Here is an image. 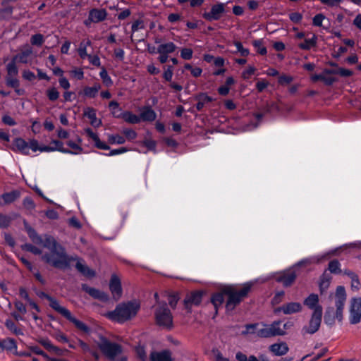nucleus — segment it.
<instances>
[{
    "label": "nucleus",
    "instance_id": "1",
    "mask_svg": "<svg viewBox=\"0 0 361 361\" xmlns=\"http://www.w3.org/2000/svg\"><path fill=\"white\" fill-rule=\"evenodd\" d=\"M140 308V302L136 300L121 302L113 311L109 312L106 317L111 321L123 324L135 317Z\"/></svg>",
    "mask_w": 361,
    "mask_h": 361
},
{
    "label": "nucleus",
    "instance_id": "2",
    "mask_svg": "<svg viewBox=\"0 0 361 361\" xmlns=\"http://www.w3.org/2000/svg\"><path fill=\"white\" fill-rule=\"evenodd\" d=\"M281 321H275L271 324L264 323L249 324L245 325V330L242 332L243 335L255 334L260 338H270L276 336H283L285 331L280 327Z\"/></svg>",
    "mask_w": 361,
    "mask_h": 361
},
{
    "label": "nucleus",
    "instance_id": "3",
    "mask_svg": "<svg viewBox=\"0 0 361 361\" xmlns=\"http://www.w3.org/2000/svg\"><path fill=\"white\" fill-rule=\"evenodd\" d=\"M252 283H247L243 287L236 290L232 287L224 288V293L228 297L226 302V309L227 311H232L245 298L251 290Z\"/></svg>",
    "mask_w": 361,
    "mask_h": 361
},
{
    "label": "nucleus",
    "instance_id": "4",
    "mask_svg": "<svg viewBox=\"0 0 361 361\" xmlns=\"http://www.w3.org/2000/svg\"><path fill=\"white\" fill-rule=\"evenodd\" d=\"M42 259L46 263L55 268L65 269L70 265L71 259L68 257L63 247H59L56 251L44 254Z\"/></svg>",
    "mask_w": 361,
    "mask_h": 361
},
{
    "label": "nucleus",
    "instance_id": "5",
    "mask_svg": "<svg viewBox=\"0 0 361 361\" xmlns=\"http://www.w3.org/2000/svg\"><path fill=\"white\" fill-rule=\"evenodd\" d=\"M99 348L102 353L111 361H127L126 356L116 358L123 352L122 346L116 343L111 342L106 338L102 337Z\"/></svg>",
    "mask_w": 361,
    "mask_h": 361
},
{
    "label": "nucleus",
    "instance_id": "6",
    "mask_svg": "<svg viewBox=\"0 0 361 361\" xmlns=\"http://www.w3.org/2000/svg\"><path fill=\"white\" fill-rule=\"evenodd\" d=\"M155 319L157 324L166 329H171L173 326V317L166 302L160 303L155 310Z\"/></svg>",
    "mask_w": 361,
    "mask_h": 361
},
{
    "label": "nucleus",
    "instance_id": "7",
    "mask_svg": "<svg viewBox=\"0 0 361 361\" xmlns=\"http://www.w3.org/2000/svg\"><path fill=\"white\" fill-rule=\"evenodd\" d=\"M322 307H319L313 311L308 324L304 326L301 330V334L303 336L314 334L319 330L322 319Z\"/></svg>",
    "mask_w": 361,
    "mask_h": 361
},
{
    "label": "nucleus",
    "instance_id": "8",
    "mask_svg": "<svg viewBox=\"0 0 361 361\" xmlns=\"http://www.w3.org/2000/svg\"><path fill=\"white\" fill-rule=\"evenodd\" d=\"M18 68L13 63H8L6 65V75L5 77L6 84L9 87H17L20 82L18 78Z\"/></svg>",
    "mask_w": 361,
    "mask_h": 361
},
{
    "label": "nucleus",
    "instance_id": "9",
    "mask_svg": "<svg viewBox=\"0 0 361 361\" xmlns=\"http://www.w3.org/2000/svg\"><path fill=\"white\" fill-rule=\"evenodd\" d=\"M225 4H214L209 12H204L202 17L207 21L219 20L225 13Z\"/></svg>",
    "mask_w": 361,
    "mask_h": 361
},
{
    "label": "nucleus",
    "instance_id": "10",
    "mask_svg": "<svg viewBox=\"0 0 361 361\" xmlns=\"http://www.w3.org/2000/svg\"><path fill=\"white\" fill-rule=\"evenodd\" d=\"M361 319V298H353L350 300V322L356 324Z\"/></svg>",
    "mask_w": 361,
    "mask_h": 361
},
{
    "label": "nucleus",
    "instance_id": "11",
    "mask_svg": "<svg viewBox=\"0 0 361 361\" xmlns=\"http://www.w3.org/2000/svg\"><path fill=\"white\" fill-rule=\"evenodd\" d=\"M305 263V261L302 260L295 267L287 270L286 272H284L281 276H280L277 281L279 282H281L283 283V285L286 287L290 286L295 280L297 274L295 271V269L299 267L300 265Z\"/></svg>",
    "mask_w": 361,
    "mask_h": 361
},
{
    "label": "nucleus",
    "instance_id": "12",
    "mask_svg": "<svg viewBox=\"0 0 361 361\" xmlns=\"http://www.w3.org/2000/svg\"><path fill=\"white\" fill-rule=\"evenodd\" d=\"M202 291H193L190 294L187 295L184 299V305L185 309L188 312H191V307L192 305H199L202 300Z\"/></svg>",
    "mask_w": 361,
    "mask_h": 361
},
{
    "label": "nucleus",
    "instance_id": "13",
    "mask_svg": "<svg viewBox=\"0 0 361 361\" xmlns=\"http://www.w3.org/2000/svg\"><path fill=\"white\" fill-rule=\"evenodd\" d=\"M82 289L91 297L102 302H107L109 299V295L95 288L90 287L87 284H82Z\"/></svg>",
    "mask_w": 361,
    "mask_h": 361
},
{
    "label": "nucleus",
    "instance_id": "14",
    "mask_svg": "<svg viewBox=\"0 0 361 361\" xmlns=\"http://www.w3.org/2000/svg\"><path fill=\"white\" fill-rule=\"evenodd\" d=\"M109 289L111 292L113 298L115 300H118L122 295V288L121 281L118 277L113 274L111 276L110 282H109Z\"/></svg>",
    "mask_w": 361,
    "mask_h": 361
},
{
    "label": "nucleus",
    "instance_id": "15",
    "mask_svg": "<svg viewBox=\"0 0 361 361\" xmlns=\"http://www.w3.org/2000/svg\"><path fill=\"white\" fill-rule=\"evenodd\" d=\"M107 11L104 8H92L89 11V20L94 23L104 21L107 17Z\"/></svg>",
    "mask_w": 361,
    "mask_h": 361
},
{
    "label": "nucleus",
    "instance_id": "16",
    "mask_svg": "<svg viewBox=\"0 0 361 361\" xmlns=\"http://www.w3.org/2000/svg\"><path fill=\"white\" fill-rule=\"evenodd\" d=\"M302 310V306L300 303L293 302L285 304L281 307H278L276 310V312L282 311L285 314H290L296 312H300Z\"/></svg>",
    "mask_w": 361,
    "mask_h": 361
},
{
    "label": "nucleus",
    "instance_id": "17",
    "mask_svg": "<svg viewBox=\"0 0 361 361\" xmlns=\"http://www.w3.org/2000/svg\"><path fill=\"white\" fill-rule=\"evenodd\" d=\"M150 361H172L171 353L169 350L160 352L152 351L149 355Z\"/></svg>",
    "mask_w": 361,
    "mask_h": 361
},
{
    "label": "nucleus",
    "instance_id": "18",
    "mask_svg": "<svg viewBox=\"0 0 361 361\" xmlns=\"http://www.w3.org/2000/svg\"><path fill=\"white\" fill-rule=\"evenodd\" d=\"M157 118L156 112L149 106H145L140 114V121L152 122Z\"/></svg>",
    "mask_w": 361,
    "mask_h": 361
},
{
    "label": "nucleus",
    "instance_id": "19",
    "mask_svg": "<svg viewBox=\"0 0 361 361\" xmlns=\"http://www.w3.org/2000/svg\"><path fill=\"white\" fill-rule=\"evenodd\" d=\"M269 349L276 356L284 355L288 352V345L285 342L274 343L269 347Z\"/></svg>",
    "mask_w": 361,
    "mask_h": 361
},
{
    "label": "nucleus",
    "instance_id": "20",
    "mask_svg": "<svg viewBox=\"0 0 361 361\" xmlns=\"http://www.w3.org/2000/svg\"><path fill=\"white\" fill-rule=\"evenodd\" d=\"M323 73L326 75H339L342 77H350L353 75V72L350 70L343 68H325Z\"/></svg>",
    "mask_w": 361,
    "mask_h": 361
},
{
    "label": "nucleus",
    "instance_id": "21",
    "mask_svg": "<svg viewBox=\"0 0 361 361\" xmlns=\"http://www.w3.org/2000/svg\"><path fill=\"white\" fill-rule=\"evenodd\" d=\"M49 302V306L54 310L58 313L61 314L65 318L69 316L71 312L59 305V301L53 297H51V299L48 300Z\"/></svg>",
    "mask_w": 361,
    "mask_h": 361
},
{
    "label": "nucleus",
    "instance_id": "22",
    "mask_svg": "<svg viewBox=\"0 0 361 361\" xmlns=\"http://www.w3.org/2000/svg\"><path fill=\"white\" fill-rule=\"evenodd\" d=\"M70 322L73 323L74 326L80 331L89 334L91 332L90 328L86 325L84 322L80 321L79 319L74 317L71 313L69 314V316L66 318Z\"/></svg>",
    "mask_w": 361,
    "mask_h": 361
},
{
    "label": "nucleus",
    "instance_id": "23",
    "mask_svg": "<svg viewBox=\"0 0 361 361\" xmlns=\"http://www.w3.org/2000/svg\"><path fill=\"white\" fill-rule=\"evenodd\" d=\"M195 99L197 101L195 107L198 111H201L206 104L214 101V99L208 96L206 93H200L197 95Z\"/></svg>",
    "mask_w": 361,
    "mask_h": 361
},
{
    "label": "nucleus",
    "instance_id": "24",
    "mask_svg": "<svg viewBox=\"0 0 361 361\" xmlns=\"http://www.w3.org/2000/svg\"><path fill=\"white\" fill-rule=\"evenodd\" d=\"M116 118H123L126 122L131 124H136L140 122L139 116L128 111L119 113V115L116 116Z\"/></svg>",
    "mask_w": 361,
    "mask_h": 361
},
{
    "label": "nucleus",
    "instance_id": "25",
    "mask_svg": "<svg viewBox=\"0 0 361 361\" xmlns=\"http://www.w3.org/2000/svg\"><path fill=\"white\" fill-rule=\"evenodd\" d=\"M42 243L44 247L49 249L51 252L56 251L59 250V247H61L53 236L49 235H45L44 240H42Z\"/></svg>",
    "mask_w": 361,
    "mask_h": 361
},
{
    "label": "nucleus",
    "instance_id": "26",
    "mask_svg": "<svg viewBox=\"0 0 361 361\" xmlns=\"http://www.w3.org/2000/svg\"><path fill=\"white\" fill-rule=\"evenodd\" d=\"M84 116L90 120V123L94 127H99L102 124V121L97 119L96 110L92 107H87L84 110Z\"/></svg>",
    "mask_w": 361,
    "mask_h": 361
},
{
    "label": "nucleus",
    "instance_id": "27",
    "mask_svg": "<svg viewBox=\"0 0 361 361\" xmlns=\"http://www.w3.org/2000/svg\"><path fill=\"white\" fill-rule=\"evenodd\" d=\"M31 54H32V50L30 49L23 51L20 53L14 56L9 63H13L14 65H16L17 62L22 63H27V59Z\"/></svg>",
    "mask_w": 361,
    "mask_h": 361
},
{
    "label": "nucleus",
    "instance_id": "28",
    "mask_svg": "<svg viewBox=\"0 0 361 361\" xmlns=\"http://www.w3.org/2000/svg\"><path fill=\"white\" fill-rule=\"evenodd\" d=\"M177 49L176 45L171 42L161 44L157 49V52L159 54H165L169 55L176 51Z\"/></svg>",
    "mask_w": 361,
    "mask_h": 361
},
{
    "label": "nucleus",
    "instance_id": "29",
    "mask_svg": "<svg viewBox=\"0 0 361 361\" xmlns=\"http://www.w3.org/2000/svg\"><path fill=\"white\" fill-rule=\"evenodd\" d=\"M304 305L308 308L314 311L317 307H322L319 305V297L317 294H310L305 300Z\"/></svg>",
    "mask_w": 361,
    "mask_h": 361
},
{
    "label": "nucleus",
    "instance_id": "30",
    "mask_svg": "<svg viewBox=\"0 0 361 361\" xmlns=\"http://www.w3.org/2000/svg\"><path fill=\"white\" fill-rule=\"evenodd\" d=\"M76 269L81 273L83 276L92 278L95 276V271L89 268L86 264H82L81 262L78 261L75 264Z\"/></svg>",
    "mask_w": 361,
    "mask_h": 361
},
{
    "label": "nucleus",
    "instance_id": "31",
    "mask_svg": "<svg viewBox=\"0 0 361 361\" xmlns=\"http://www.w3.org/2000/svg\"><path fill=\"white\" fill-rule=\"evenodd\" d=\"M13 145L23 154H29L28 142L23 138H16L13 141Z\"/></svg>",
    "mask_w": 361,
    "mask_h": 361
},
{
    "label": "nucleus",
    "instance_id": "32",
    "mask_svg": "<svg viewBox=\"0 0 361 361\" xmlns=\"http://www.w3.org/2000/svg\"><path fill=\"white\" fill-rule=\"evenodd\" d=\"M317 42V36L313 34L311 38L305 39L303 42L298 44V47L302 50H310L316 47Z\"/></svg>",
    "mask_w": 361,
    "mask_h": 361
},
{
    "label": "nucleus",
    "instance_id": "33",
    "mask_svg": "<svg viewBox=\"0 0 361 361\" xmlns=\"http://www.w3.org/2000/svg\"><path fill=\"white\" fill-rule=\"evenodd\" d=\"M101 89L99 83H94L92 87H85L83 89V94L88 98H94L98 94L99 90Z\"/></svg>",
    "mask_w": 361,
    "mask_h": 361
},
{
    "label": "nucleus",
    "instance_id": "34",
    "mask_svg": "<svg viewBox=\"0 0 361 361\" xmlns=\"http://www.w3.org/2000/svg\"><path fill=\"white\" fill-rule=\"evenodd\" d=\"M20 192L18 190H13L9 192H5L1 195L5 204H11L16 201L20 197Z\"/></svg>",
    "mask_w": 361,
    "mask_h": 361
},
{
    "label": "nucleus",
    "instance_id": "35",
    "mask_svg": "<svg viewBox=\"0 0 361 361\" xmlns=\"http://www.w3.org/2000/svg\"><path fill=\"white\" fill-rule=\"evenodd\" d=\"M336 318L334 308L333 307H329L324 313V319L325 324L329 326L333 325Z\"/></svg>",
    "mask_w": 361,
    "mask_h": 361
},
{
    "label": "nucleus",
    "instance_id": "36",
    "mask_svg": "<svg viewBox=\"0 0 361 361\" xmlns=\"http://www.w3.org/2000/svg\"><path fill=\"white\" fill-rule=\"evenodd\" d=\"M224 295L225 294L224 293V290L221 293H216L212 295L211 298V302L216 310L223 305L224 302Z\"/></svg>",
    "mask_w": 361,
    "mask_h": 361
},
{
    "label": "nucleus",
    "instance_id": "37",
    "mask_svg": "<svg viewBox=\"0 0 361 361\" xmlns=\"http://www.w3.org/2000/svg\"><path fill=\"white\" fill-rule=\"evenodd\" d=\"M332 277L329 274H327L326 271L322 274L319 283V288L321 293L328 288L330 284V281Z\"/></svg>",
    "mask_w": 361,
    "mask_h": 361
},
{
    "label": "nucleus",
    "instance_id": "38",
    "mask_svg": "<svg viewBox=\"0 0 361 361\" xmlns=\"http://www.w3.org/2000/svg\"><path fill=\"white\" fill-rule=\"evenodd\" d=\"M91 45V41L87 40L86 42H82L80 44L79 48H78V54L80 57L82 59L85 58H88V56L90 54H87V47Z\"/></svg>",
    "mask_w": 361,
    "mask_h": 361
},
{
    "label": "nucleus",
    "instance_id": "39",
    "mask_svg": "<svg viewBox=\"0 0 361 361\" xmlns=\"http://www.w3.org/2000/svg\"><path fill=\"white\" fill-rule=\"evenodd\" d=\"M329 271L334 274H339L342 273L341 269V264L337 259H333L329 262L328 266Z\"/></svg>",
    "mask_w": 361,
    "mask_h": 361
},
{
    "label": "nucleus",
    "instance_id": "40",
    "mask_svg": "<svg viewBox=\"0 0 361 361\" xmlns=\"http://www.w3.org/2000/svg\"><path fill=\"white\" fill-rule=\"evenodd\" d=\"M3 348L4 351L8 350V351H12L13 350H17V344L16 341L13 338H7L5 339H3Z\"/></svg>",
    "mask_w": 361,
    "mask_h": 361
},
{
    "label": "nucleus",
    "instance_id": "41",
    "mask_svg": "<svg viewBox=\"0 0 361 361\" xmlns=\"http://www.w3.org/2000/svg\"><path fill=\"white\" fill-rule=\"evenodd\" d=\"M17 216H18L17 214H14L13 217H11L8 215H4V214H0V228H8L10 226L11 221Z\"/></svg>",
    "mask_w": 361,
    "mask_h": 361
},
{
    "label": "nucleus",
    "instance_id": "42",
    "mask_svg": "<svg viewBox=\"0 0 361 361\" xmlns=\"http://www.w3.org/2000/svg\"><path fill=\"white\" fill-rule=\"evenodd\" d=\"M5 326L6 327L9 329L11 331H12L16 335H23V332L20 329H18L14 322H13L11 319H6L5 322Z\"/></svg>",
    "mask_w": 361,
    "mask_h": 361
},
{
    "label": "nucleus",
    "instance_id": "43",
    "mask_svg": "<svg viewBox=\"0 0 361 361\" xmlns=\"http://www.w3.org/2000/svg\"><path fill=\"white\" fill-rule=\"evenodd\" d=\"M27 231L28 233V235L30 238L35 243H42V238L40 235L37 234L36 231L31 228V227H26Z\"/></svg>",
    "mask_w": 361,
    "mask_h": 361
},
{
    "label": "nucleus",
    "instance_id": "44",
    "mask_svg": "<svg viewBox=\"0 0 361 361\" xmlns=\"http://www.w3.org/2000/svg\"><path fill=\"white\" fill-rule=\"evenodd\" d=\"M99 76L102 80L103 83L107 86H111L113 85V81L111 78V77L108 75V73L105 68L102 67V70L99 73Z\"/></svg>",
    "mask_w": 361,
    "mask_h": 361
},
{
    "label": "nucleus",
    "instance_id": "45",
    "mask_svg": "<svg viewBox=\"0 0 361 361\" xmlns=\"http://www.w3.org/2000/svg\"><path fill=\"white\" fill-rule=\"evenodd\" d=\"M51 144L54 145L53 148L54 151H59L62 153H72L71 149H68L63 147V143L61 141L54 140L51 141Z\"/></svg>",
    "mask_w": 361,
    "mask_h": 361
},
{
    "label": "nucleus",
    "instance_id": "46",
    "mask_svg": "<svg viewBox=\"0 0 361 361\" xmlns=\"http://www.w3.org/2000/svg\"><path fill=\"white\" fill-rule=\"evenodd\" d=\"M253 46L257 49V52L260 55H266L267 53V48L263 46V41L262 39H257L253 41L252 42Z\"/></svg>",
    "mask_w": 361,
    "mask_h": 361
},
{
    "label": "nucleus",
    "instance_id": "47",
    "mask_svg": "<svg viewBox=\"0 0 361 361\" xmlns=\"http://www.w3.org/2000/svg\"><path fill=\"white\" fill-rule=\"evenodd\" d=\"M108 140L111 144L122 145L126 142L125 137L118 134L109 135Z\"/></svg>",
    "mask_w": 361,
    "mask_h": 361
},
{
    "label": "nucleus",
    "instance_id": "48",
    "mask_svg": "<svg viewBox=\"0 0 361 361\" xmlns=\"http://www.w3.org/2000/svg\"><path fill=\"white\" fill-rule=\"evenodd\" d=\"M23 205L25 209L31 212L35 208V204L30 197H25L23 201Z\"/></svg>",
    "mask_w": 361,
    "mask_h": 361
},
{
    "label": "nucleus",
    "instance_id": "49",
    "mask_svg": "<svg viewBox=\"0 0 361 361\" xmlns=\"http://www.w3.org/2000/svg\"><path fill=\"white\" fill-rule=\"evenodd\" d=\"M233 44L236 47V52H238L241 56H247L250 54V51L247 48H244L242 43L239 41H234Z\"/></svg>",
    "mask_w": 361,
    "mask_h": 361
},
{
    "label": "nucleus",
    "instance_id": "50",
    "mask_svg": "<svg viewBox=\"0 0 361 361\" xmlns=\"http://www.w3.org/2000/svg\"><path fill=\"white\" fill-rule=\"evenodd\" d=\"M22 249L35 255H40L42 253V250L39 248L30 243H25L22 245Z\"/></svg>",
    "mask_w": 361,
    "mask_h": 361
},
{
    "label": "nucleus",
    "instance_id": "51",
    "mask_svg": "<svg viewBox=\"0 0 361 361\" xmlns=\"http://www.w3.org/2000/svg\"><path fill=\"white\" fill-rule=\"evenodd\" d=\"M47 96L50 101L54 102L59 99V92L55 87H51L47 90Z\"/></svg>",
    "mask_w": 361,
    "mask_h": 361
},
{
    "label": "nucleus",
    "instance_id": "52",
    "mask_svg": "<svg viewBox=\"0 0 361 361\" xmlns=\"http://www.w3.org/2000/svg\"><path fill=\"white\" fill-rule=\"evenodd\" d=\"M164 69L165 70L163 74V78L166 81L171 82L173 77V67L169 65L165 66Z\"/></svg>",
    "mask_w": 361,
    "mask_h": 361
},
{
    "label": "nucleus",
    "instance_id": "53",
    "mask_svg": "<svg viewBox=\"0 0 361 361\" xmlns=\"http://www.w3.org/2000/svg\"><path fill=\"white\" fill-rule=\"evenodd\" d=\"M66 145L73 149L71 150L72 154H78L82 151V148L73 141L69 140L66 142Z\"/></svg>",
    "mask_w": 361,
    "mask_h": 361
},
{
    "label": "nucleus",
    "instance_id": "54",
    "mask_svg": "<svg viewBox=\"0 0 361 361\" xmlns=\"http://www.w3.org/2000/svg\"><path fill=\"white\" fill-rule=\"evenodd\" d=\"M109 107L111 111L114 116L116 118V116L119 115L118 112L119 111L121 113V109L119 108V104L116 101H111L109 104Z\"/></svg>",
    "mask_w": 361,
    "mask_h": 361
},
{
    "label": "nucleus",
    "instance_id": "55",
    "mask_svg": "<svg viewBox=\"0 0 361 361\" xmlns=\"http://www.w3.org/2000/svg\"><path fill=\"white\" fill-rule=\"evenodd\" d=\"M31 44L35 46H41L44 42V37L42 34H35L32 36Z\"/></svg>",
    "mask_w": 361,
    "mask_h": 361
},
{
    "label": "nucleus",
    "instance_id": "56",
    "mask_svg": "<svg viewBox=\"0 0 361 361\" xmlns=\"http://www.w3.org/2000/svg\"><path fill=\"white\" fill-rule=\"evenodd\" d=\"M325 19V16L322 13L315 15L312 19V24L317 27L322 26V21Z\"/></svg>",
    "mask_w": 361,
    "mask_h": 361
},
{
    "label": "nucleus",
    "instance_id": "57",
    "mask_svg": "<svg viewBox=\"0 0 361 361\" xmlns=\"http://www.w3.org/2000/svg\"><path fill=\"white\" fill-rule=\"evenodd\" d=\"M39 343L47 350L56 352L59 348L54 346L49 339H42Z\"/></svg>",
    "mask_w": 361,
    "mask_h": 361
},
{
    "label": "nucleus",
    "instance_id": "58",
    "mask_svg": "<svg viewBox=\"0 0 361 361\" xmlns=\"http://www.w3.org/2000/svg\"><path fill=\"white\" fill-rule=\"evenodd\" d=\"M193 51L190 48H183L180 51V57L185 60H190L192 57Z\"/></svg>",
    "mask_w": 361,
    "mask_h": 361
},
{
    "label": "nucleus",
    "instance_id": "59",
    "mask_svg": "<svg viewBox=\"0 0 361 361\" xmlns=\"http://www.w3.org/2000/svg\"><path fill=\"white\" fill-rule=\"evenodd\" d=\"M123 133L125 135L126 138L129 140H135L137 136V133L134 130L130 129V128L124 129L123 130Z\"/></svg>",
    "mask_w": 361,
    "mask_h": 361
},
{
    "label": "nucleus",
    "instance_id": "60",
    "mask_svg": "<svg viewBox=\"0 0 361 361\" xmlns=\"http://www.w3.org/2000/svg\"><path fill=\"white\" fill-rule=\"evenodd\" d=\"M336 299L346 300V293L344 286H339L336 291Z\"/></svg>",
    "mask_w": 361,
    "mask_h": 361
},
{
    "label": "nucleus",
    "instance_id": "61",
    "mask_svg": "<svg viewBox=\"0 0 361 361\" xmlns=\"http://www.w3.org/2000/svg\"><path fill=\"white\" fill-rule=\"evenodd\" d=\"M293 80V78L287 75H282L279 78V83L281 85L290 84Z\"/></svg>",
    "mask_w": 361,
    "mask_h": 361
},
{
    "label": "nucleus",
    "instance_id": "62",
    "mask_svg": "<svg viewBox=\"0 0 361 361\" xmlns=\"http://www.w3.org/2000/svg\"><path fill=\"white\" fill-rule=\"evenodd\" d=\"M290 20L294 23H299L302 19V15L298 12H294L289 14Z\"/></svg>",
    "mask_w": 361,
    "mask_h": 361
},
{
    "label": "nucleus",
    "instance_id": "63",
    "mask_svg": "<svg viewBox=\"0 0 361 361\" xmlns=\"http://www.w3.org/2000/svg\"><path fill=\"white\" fill-rule=\"evenodd\" d=\"M14 305H15L16 309L18 311L19 313H20L21 314H26V312H27L26 307L21 301L16 300L14 302Z\"/></svg>",
    "mask_w": 361,
    "mask_h": 361
},
{
    "label": "nucleus",
    "instance_id": "64",
    "mask_svg": "<svg viewBox=\"0 0 361 361\" xmlns=\"http://www.w3.org/2000/svg\"><path fill=\"white\" fill-rule=\"evenodd\" d=\"M22 76L25 80L28 81H32L36 78L35 73L30 70H24Z\"/></svg>",
    "mask_w": 361,
    "mask_h": 361
}]
</instances>
